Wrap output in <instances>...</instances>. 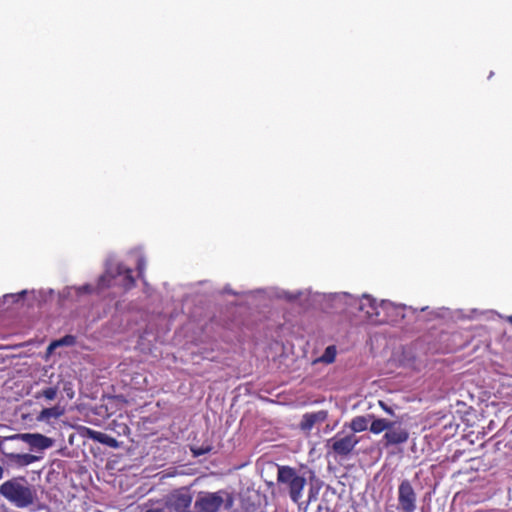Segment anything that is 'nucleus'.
<instances>
[{
  "mask_svg": "<svg viewBox=\"0 0 512 512\" xmlns=\"http://www.w3.org/2000/svg\"><path fill=\"white\" fill-rule=\"evenodd\" d=\"M0 495L18 508L34 503L35 490L24 476L13 477L0 485Z\"/></svg>",
  "mask_w": 512,
  "mask_h": 512,
  "instance_id": "obj_1",
  "label": "nucleus"
},
{
  "mask_svg": "<svg viewBox=\"0 0 512 512\" xmlns=\"http://www.w3.org/2000/svg\"><path fill=\"white\" fill-rule=\"evenodd\" d=\"M84 431V435L93 441L107 445L111 448H117L119 446L118 441L106 433L96 431L91 428H84Z\"/></svg>",
  "mask_w": 512,
  "mask_h": 512,
  "instance_id": "obj_11",
  "label": "nucleus"
},
{
  "mask_svg": "<svg viewBox=\"0 0 512 512\" xmlns=\"http://www.w3.org/2000/svg\"><path fill=\"white\" fill-rule=\"evenodd\" d=\"M360 439L354 433L343 435L337 433L333 438L328 441L330 451L341 458L348 457L355 449Z\"/></svg>",
  "mask_w": 512,
  "mask_h": 512,
  "instance_id": "obj_3",
  "label": "nucleus"
},
{
  "mask_svg": "<svg viewBox=\"0 0 512 512\" xmlns=\"http://www.w3.org/2000/svg\"><path fill=\"white\" fill-rule=\"evenodd\" d=\"M379 403L384 411H386L389 414H393V410L390 407H388L383 401H380Z\"/></svg>",
  "mask_w": 512,
  "mask_h": 512,
  "instance_id": "obj_23",
  "label": "nucleus"
},
{
  "mask_svg": "<svg viewBox=\"0 0 512 512\" xmlns=\"http://www.w3.org/2000/svg\"><path fill=\"white\" fill-rule=\"evenodd\" d=\"M409 439V431L402 423L391 421L389 428L383 436L385 447L404 444Z\"/></svg>",
  "mask_w": 512,
  "mask_h": 512,
  "instance_id": "obj_6",
  "label": "nucleus"
},
{
  "mask_svg": "<svg viewBox=\"0 0 512 512\" xmlns=\"http://www.w3.org/2000/svg\"><path fill=\"white\" fill-rule=\"evenodd\" d=\"M313 499H315V495L313 493V490L310 489L309 496H308V502H311Z\"/></svg>",
  "mask_w": 512,
  "mask_h": 512,
  "instance_id": "obj_24",
  "label": "nucleus"
},
{
  "mask_svg": "<svg viewBox=\"0 0 512 512\" xmlns=\"http://www.w3.org/2000/svg\"><path fill=\"white\" fill-rule=\"evenodd\" d=\"M4 440H22L32 448L45 450L52 446L53 440L39 433H20L4 437Z\"/></svg>",
  "mask_w": 512,
  "mask_h": 512,
  "instance_id": "obj_7",
  "label": "nucleus"
},
{
  "mask_svg": "<svg viewBox=\"0 0 512 512\" xmlns=\"http://www.w3.org/2000/svg\"><path fill=\"white\" fill-rule=\"evenodd\" d=\"M382 305L369 295H363L359 303V310L364 312L371 321H377L380 315L379 309Z\"/></svg>",
  "mask_w": 512,
  "mask_h": 512,
  "instance_id": "obj_9",
  "label": "nucleus"
},
{
  "mask_svg": "<svg viewBox=\"0 0 512 512\" xmlns=\"http://www.w3.org/2000/svg\"><path fill=\"white\" fill-rule=\"evenodd\" d=\"M60 394L59 384L45 386L34 394L36 400L44 399L46 402L55 401Z\"/></svg>",
  "mask_w": 512,
  "mask_h": 512,
  "instance_id": "obj_12",
  "label": "nucleus"
},
{
  "mask_svg": "<svg viewBox=\"0 0 512 512\" xmlns=\"http://www.w3.org/2000/svg\"><path fill=\"white\" fill-rule=\"evenodd\" d=\"M398 508L402 512H415L417 508V495L407 479L401 481L398 487Z\"/></svg>",
  "mask_w": 512,
  "mask_h": 512,
  "instance_id": "obj_4",
  "label": "nucleus"
},
{
  "mask_svg": "<svg viewBox=\"0 0 512 512\" xmlns=\"http://www.w3.org/2000/svg\"><path fill=\"white\" fill-rule=\"evenodd\" d=\"M507 321L512 325V315L508 316Z\"/></svg>",
  "mask_w": 512,
  "mask_h": 512,
  "instance_id": "obj_26",
  "label": "nucleus"
},
{
  "mask_svg": "<svg viewBox=\"0 0 512 512\" xmlns=\"http://www.w3.org/2000/svg\"><path fill=\"white\" fill-rule=\"evenodd\" d=\"M145 267H146V261L143 257H140L138 260H137V271H138V274L140 277H142L143 275V272L145 270Z\"/></svg>",
  "mask_w": 512,
  "mask_h": 512,
  "instance_id": "obj_21",
  "label": "nucleus"
},
{
  "mask_svg": "<svg viewBox=\"0 0 512 512\" xmlns=\"http://www.w3.org/2000/svg\"><path fill=\"white\" fill-rule=\"evenodd\" d=\"M64 413V409H62L60 406H53V407H47L43 408L42 411L37 416L38 421H49L50 419H57L61 417Z\"/></svg>",
  "mask_w": 512,
  "mask_h": 512,
  "instance_id": "obj_14",
  "label": "nucleus"
},
{
  "mask_svg": "<svg viewBox=\"0 0 512 512\" xmlns=\"http://www.w3.org/2000/svg\"><path fill=\"white\" fill-rule=\"evenodd\" d=\"M93 292L97 293L96 287H93L90 284H85V285H82V286H79L76 288L77 295H81L84 293H93Z\"/></svg>",
  "mask_w": 512,
  "mask_h": 512,
  "instance_id": "obj_20",
  "label": "nucleus"
},
{
  "mask_svg": "<svg viewBox=\"0 0 512 512\" xmlns=\"http://www.w3.org/2000/svg\"><path fill=\"white\" fill-rule=\"evenodd\" d=\"M276 480L279 488L286 492L294 503L300 504L307 484L306 478L300 475L294 467L277 465Z\"/></svg>",
  "mask_w": 512,
  "mask_h": 512,
  "instance_id": "obj_2",
  "label": "nucleus"
},
{
  "mask_svg": "<svg viewBox=\"0 0 512 512\" xmlns=\"http://www.w3.org/2000/svg\"><path fill=\"white\" fill-rule=\"evenodd\" d=\"M115 277L116 274L110 273L108 271L101 275L96 285L97 294H100L103 289L109 288L112 285V281Z\"/></svg>",
  "mask_w": 512,
  "mask_h": 512,
  "instance_id": "obj_18",
  "label": "nucleus"
},
{
  "mask_svg": "<svg viewBox=\"0 0 512 512\" xmlns=\"http://www.w3.org/2000/svg\"><path fill=\"white\" fill-rule=\"evenodd\" d=\"M4 476V468L0 465V480L3 478Z\"/></svg>",
  "mask_w": 512,
  "mask_h": 512,
  "instance_id": "obj_25",
  "label": "nucleus"
},
{
  "mask_svg": "<svg viewBox=\"0 0 512 512\" xmlns=\"http://www.w3.org/2000/svg\"><path fill=\"white\" fill-rule=\"evenodd\" d=\"M61 342H54L51 346H55V345H58L60 344Z\"/></svg>",
  "mask_w": 512,
  "mask_h": 512,
  "instance_id": "obj_27",
  "label": "nucleus"
},
{
  "mask_svg": "<svg viewBox=\"0 0 512 512\" xmlns=\"http://www.w3.org/2000/svg\"><path fill=\"white\" fill-rule=\"evenodd\" d=\"M369 424V420L365 416H356L350 422V428L352 433H359L367 430Z\"/></svg>",
  "mask_w": 512,
  "mask_h": 512,
  "instance_id": "obj_16",
  "label": "nucleus"
},
{
  "mask_svg": "<svg viewBox=\"0 0 512 512\" xmlns=\"http://www.w3.org/2000/svg\"><path fill=\"white\" fill-rule=\"evenodd\" d=\"M224 504L222 492L206 493L195 502V508L199 512H218Z\"/></svg>",
  "mask_w": 512,
  "mask_h": 512,
  "instance_id": "obj_8",
  "label": "nucleus"
},
{
  "mask_svg": "<svg viewBox=\"0 0 512 512\" xmlns=\"http://www.w3.org/2000/svg\"><path fill=\"white\" fill-rule=\"evenodd\" d=\"M336 354H337L336 347L334 345H330V346L326 347V349L324 350V353L319 358V360L323 363L331 364L335 361Z\"/></svg>",
  "mask_w": 512,
  "mask_h": 512,
  "instance_id": "obj_19",
  "label": "nucleus"
},
{
  "mask_svg": "<svg viewBox=\"0 0 512 512\" xmlns=\"http://www.w3.org/2000/svg\"><path fill=\"white\" fill-rule=\"evenodd\" d=\"M9 460L12 462L18 464L19 466H27L29 464L34 463L38 460V457L32 454H16V453H10L7 455Z\"/></svg>",
  "mask_w": 512,
  "mask_h": 512,
  "instance_id": "obj_15",
  "label": "nucleus"
},
{
  "mask_svg": "<svg viewBox=\"0 0 512 512\" xmlns=\"http://www.w3.org/2000/svg\"><path fill=\"white\" fill-rule=\"evenodd\" d=\"M224 507L225 509H230L233 505V498L231 495L227 494V499L224 500Z\"/></svg>",
  "mask_w": 512,
  "mask_h": 512,
  "instance_id": "obj_22",
  "label": "nucleus"
},
{
  "mask_svg": "<svg viewBox=\"0 0 512 512\" xmlns=\"http://www.w3.org/2000/svg\"><path fill=\"white\" fill-rule=\"evenodd\" d=\"M328 418V412L326 410H320L313 413H305L300 422V428L303 431H310L315 424L323 423Z\"/></svg>",
  "mask_w": 512,
  "mask_h": 512,
  "instance_id": "obj_10",
  "label": "nucleus"
},
{
  "mask_svg": "<svg viewBox=\"0 0 512 512\" xmlns=\"http://www.w3.org/2000/svg\"><path fill=\"white\" fill-rule=\"evenodd\" d=\"M116 276H123L122 286L125 290H130L136 284V281L132 275V269L127 268L122 264L117 266Z\"/></svg>",
  "mask_w": 512,
  "mask_h": 512,
  "instance_id": "obj_13",
  "label": "nucleus"
},
{
  "mask_svg": "<svg viewBox=\"0 0 512 512\" xmlns=\"http://www.w3.org/2000/svg\"><path fill=\"white\" fill-rule=\"evenodd\" d=\"M390 423L391 421L385 418L373 419L369 427L370 432H372L373 434H380L384 431L386 432L387 429L389 428Z\"/></svg>",
  "mask_w": 512,
  "mask_h": 512,
  "instance_id": "obj_17",
  "label": "nucleus"
},
{
  "mask_svg": "<svg viewBox=\"0 0 512 512\" xmlns=\"http://www.w3.org/2000/svg\"><path fill=\"white\" fill-rule=\"evenodd\" d=\"M192 494L186 488L174 490L166 497V506L175 512H186L192 503Z\"/></svg>",
  "mask_w": 512,
  "mask_h": 512,
  "instance_id": "obj_5",
  "label": "nucleus"
}]
</instances>
